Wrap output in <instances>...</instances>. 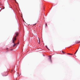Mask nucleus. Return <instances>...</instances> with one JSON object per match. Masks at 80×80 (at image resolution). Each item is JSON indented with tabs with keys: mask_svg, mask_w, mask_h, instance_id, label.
<instances>
[{
	"mask_svg": "<svg viewBox=\"0 0 80 80\" xmlns=\"http://www.w3.org/2000/svg\"><path fill=\"white\" fill-rule=\"evenodd\" d=\"M15 35H16V36L14 37V40H17V39L16 38H17V36H18V32H16L15 33Z\"/></svg>",
	"mask_w": 80,
	"mask_h": 80,
	"instance_id": "nucleus-1",
	"label": "nucleus"
},
{
	"mask_svg": "<svg viewBox=\"0 0 80 80\" xmlns=\"http://www.w3.org/2000/svg\"><path fill=\"white\" fill-rule=\"evenodd\" d=\"M12 42L14 44V45H13V47H15V46L18 44V43L15 44V42H14V40H13V39H12Z\"/></svg>",
	"mask_w": 80,
	"mask_h": 80,
	"instance_id": "nucleus-2",
	"label": "nucleus"
},
{
	"mask_svg": "<svg viewBox=\"0 0 80 80\" xmlns=\"http://www.w3.org/2000/svg\"><path fill=\"white\" fill-rule=\"evenodd\" d=\"M38 44H40V40L39 39H38Z\"/></svg>",
	"mask_w": 80,
	"mask_h": 80,
	"instance_id": "nucleus-3",
	"label": "nucleus"
},
{
	"mask_svg": "<svg viewBox=\"0 0 80 80\" xmlns=\"http://www.w3.org/2000/svg\"><path fill=\"white\" fill-rule=\"evenodd\" d=\"M77 52H78V50H77L74 53V54L75 55L76 54V53H77Z\"/></svg>",
	"mask_w": 80,
	"mask_h": 80,
	"instance_id": "nucleus-4",
	"label": "nucleus"
},
{
	"mask_svg": "<svg viewBox=\"0 0 80 80\" xmlns=\"http://www.w3.org/2000/svg\"><path fill=\"white\" fill-rule=\"evenodd\" d=\"M67 54L68 55H73L72 54H70V53H67Z\"/></svg>",
	"mask_w": 80,
	"mask_h": 80,
	"instance_id": "nucleus-5",
	"label": "nucleus"
},
{
	"mask_svg": "<svg viewBox=\"0 0 80 80\" xmlns=\"http://www.w3.org/2000/svg\"><path fill=\"white\" fill-rule=\"evenodd\" d=\"M62 53H63V54H65V52H63V51H62Z\"/></svg>",
	"mask_w": 80,
	"mask_h": 80,
	"instance_id": "nucleus-6",
	"label": "nucleus"
},
{
	"mask_svg": "<svg viewBox=\"0 0 80 80\" xmlns=\"http://www.w3.org/2000/svg\"><path fill=\"white\" fill-rule=\"evenodd\" d=\"M51 57H52V56H49V58H50V60H51Z\"/></svg>",
	"mask_w": 80,
	"mask_h": 80,
	"instance_id": "nucleus-7",
	"label": "nucleus"
},
{
	"mask_svg": "<svg viewBox=\"0 0 80 80\" xmlns=\"http://www.w3.org/2000/svg\"><path fill=\"white\" fill-rule=\"evenodd\" d=\"M80 43V42H78V43Z\"/></svg>",
	"mask_w": 80,
	"mask_h": 80,
	"instance_id": "nucleus-8",
	"label": "nucleus"
},
{
	"mask_svg": "<svg viewBox=\"0 0 80 80\" xmlns=\"http://www.w3.org/2000/svg\"><path fill=\"white\" fill-rule=\"evenodd\" d=\"M36 25V23L35 24H34V25H33V26H34V25Z\"/></svg>",
	"mask_w": 80,
	"mask_h": 80,
	"instance_id": "nucleus-9",
	"label": "nucleus"
},
{
	"mask_svg": "<svg viewBox=\"0 0 80 80\" xmlns=\"http://www.w3.org/2000/svg\"><path fill=\"white\" fill-rule=\"evenodd\" d=\"M18 43V44H19V42H18V43Z\"/></svg>",
	"mask_w": 80,
	"mask_h": 80,
	"instance_id": "nucleus-10",
	"label": "nucleus"
},
{
	"mask_svg": "<svg viewBox=\"0 0 80 80\" xmlns=\"http://www.w3.org/2000/svg\"><path fill=\"white\" fill-rule=\"evenodd\" d=\"M47 48L48 49V48H47Z\"/></svg>",
	"mask_w": 80,
	"mask_h": 80,
	"instance_id": "nucleus-11",
	"label": "nucleus"
},
{
	"mask_svg": "<svg viewBox=\"0 0 80 80\" xmlns=\"http://www.w3.org/2000/svg\"><path fill=\"white\" fill-rule=\"evenodd\" d=\"M48 50H49V49H48Z\"/></svg>",
	"mask_w": 80,
	"mask_h": 80,
	"instance_id": "nucleus-12",
	"label": "nucleus"
}]
</instances>
